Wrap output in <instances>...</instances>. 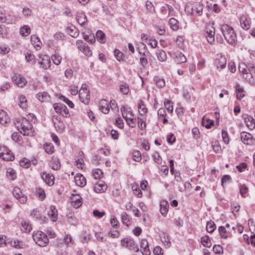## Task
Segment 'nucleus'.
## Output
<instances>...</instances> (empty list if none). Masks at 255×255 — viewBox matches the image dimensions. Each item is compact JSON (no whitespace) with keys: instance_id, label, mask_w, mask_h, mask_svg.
<instances>
[{"instance_id":"nucleus-35","label":"nucleus","mask_w":255,"mask_h":255,"mask_svg":"<svg viewBox=\"0 0 255 255\" xmlns=\"http://www.w3.org/2000/svg\"><path fill=\"white\" fill-rule=\"evenodd\" d=\"M32 44L35 47H40L41 42L39 38L35 35H31L30 38Z\"/></svg>"},{"instance_id":"nucleus-49","label":"nucleus","mask_w":255,"mask_h":255,"mask_svg":"<svg viewBox=\"0 0 255 255\" xmlns=\"http://www.w3.org/2000/svg\"><path fill=\"white\" fill-rule=\"evenodd\" d=\"M19 106L22 109H24L26 108L27 100L23 95H20L19 96Z\"/></svg>"},{"instance_id":"nucleus-37","label":"nucleus","mask_w":255,"mask_h":255,"mask_svg":"<svg viewBox=\"0 0 255 255\" xmlns=\"http://www.w3.org/2000/svg\"><path fill=\"white\" fill-rule=\"evenodd\" d=\"M172 10L173 7L171 5L165 4V5L162 7L161 12L163 14L165 15V17H166L169 15L170 12L172 11Z\"/></svg>"},{"instance_id":"nucleus-60","label":"nucleus","mask_w":255,"mask_h":255,"mask_svg":"<svg viewBox=\"0 0 255 255\" xmlns=\"http://www.w3.org/2000/svg\"><path fill=\"white\" fill-rule=\"evenodd\" d=\"M213 250L216 254H222L223 253V249L219 245H214Z\"/></svg>"},{"instance_id":"nucleus-31","label":"nucleus","mask_w":255,"mask_h":255,"mask_svg":"<svg viewBox=\"0 0 255 255\" xmlns=\"http://www.w3.org/2000/svg\"><path fill=\"white\" fill-rule=\"evenodd\" d=\"M162 237H160V241H161L165 248H169L171 246V242L169 241L168 236L165 233L162 234Z\"/></svg>"},{"instance_id":"nucleus-52","label":"nucleus","mask_w":255,"mask_h":255,"mask_svg":"<svg viewBox=\"0 0 255 255\" xmlns=\"http://www.w3.org/2000/svg\"><path fill=\"white\" fill-rule=\"evenodd\" d=\"M19 163L20 166L25 168H28L31 165L30 161L26 158H24L23 159L21 160Z\"/></svg>"},{"instance_id":"nucleus-50","label":"nucleus","mask_w":255,"mask_h":255,"mask_svg":"<svg viewBox=\"0 0 255 255\" xmlns=\"http://www.w3.org/2000/svg\"><path fill=\"white\" fill-rule=\"evenodd\" d=\"M248 192V188L246 185L245 184L241 185L240 187V193L242 197L246 198L247 197Z\"/></svg>"},{"instance_id":"nucleus-15","label":"nucleus","mask_w":255,"mask_h":255,"mask_svg":"<svg viewBox=\"0 0 255 255\" xmlns=\"http://www.w3.org/2000/svg\"><path fill=\"white\" fill-rule=\"evenodd\" d=\"M20 132L23 135L31 136H33L35 135L34 129L32 126V125H30V127L28 126L26 127L24 126V128L21 129L19 130Z\"/></svg>"},{"instance_id":"nucleus-21","label":"nucleus","mask_w":255,"mask_h":255,"mask_svg":"<svg viewBox=\"0 0 255 255\" xmlns=\"http://www.w3.org/2000/svg\"><path fill=\"white\" fill-rule=\"evenodd\" d=\"M140 248H142L141 251L143 255H150V251L149 249L148 243L146 240L142 239L140 242Z\"/></svg>"},{"instance_id":"nucleus-51","label":"nucleus","mask_w":255,"mask_h":255,"mask_svg":"<svg viewBox=\"0 0 255 255\" xmlns=\"http://www.w3.org/2000/svg\"><path fill=\"white\" fill-rule=\"evenodd\" d=\"M218 231L221 236V237L223 239H227L228 236L227 235V231L225 227L224 226H220L219 227Z\"/></svg>"},{"instance_id":"nucleus-18","label":"nucleus","mask_w":255,"mask_h":255,"mask_svg":"<svg viewBox=\"0 0 255 255\" xmlns=\"http://www.w3.org/2000/svg\"><path fill=\"white\" fill-rule=\"evenodd\" d=\"M99 109L105 114L109 113L110 108L108 102L105 99H102L99 103Z\"/></svg>"},{"instance_id":"nucleus-57","label":"nucleus","mask_w":255,"mask_h":255,"mask_svg":"<svg viewBox=\"0 0 255 255\" xmlns=\"http://www.w3.org/2000/svg\"><path fill=\"white\" fill-rule=\"evenodd\" d=\"M232 182V178L229 175H224L221 179L222 185L223 187H224V184L226 183H230Z\"/></svg>"},{"instance_id":"nucleus-32","label":"nucleus","mask_w":255,"mask_h":255,"mask_svg":"<svg viewBox=\"0 0 255 255\" xmlns=\"http://www.w3.org/2000/svg\"><path fill=\"white\" fill-rule=\"evenodd\" d=\"M170 28L174 31H177L179 28V23L174 18H171L168 21Z\"/></svg>"},{"instance_id":"nucleus-11","label":"nucleus","mask_w":255,"mask_h":255,"mask_svg":"<svg viewBox=\"0 0 255 255\" xmlns=\"http://www.w3.org/2000/svg\"><path fill=\"white\" fill-rule=\"evenodd\" d=\"M241 138L242 141L247 144L251 145L253 144L254 139L253 135L247 132L242 131L241 132Z\"/></svg>"},{"instance_id":"nucleus-16","label":"nucleus","mask_w":255,"mask_h":255,"mask_svg":"<svg viewBox=\"0 0 255 255\" xmlns=\"http://www.w3.org/2000/svg\"><path fill=\"white\" fill-rule=\"evenodd\" d=\"M74 180L76 185L80 187H84L86 184V178L81 174H77L74 177Z\"/></svg>"},{"instance_id":"nucleus-58","label":"nucleus","mask_w":255,"mask_h":255,"mask_svg":"<svg viewBox=\"0 0 255 255\" xmlns=\"http://www.w3.org/2000/svg\"><path fill=\"white\" fill-rule=\"evenodd\" d=\"M132 158L135 161H139L141 159L140 152L138 150H135L133 152Z\"/></svg>"},{"instance_id":"nucleus-1","label":"nucleus","mask_w":255,"mask_h":255,"mask_svg":"<svg viewBox=\"0 0 255 255\" xmlns=\"http://www.w3.org/2000/svg\"><path fill=\"white\" fill-rule=\"evenodd\" d=\"M221 31L230 44L235 46L237 44V34L232 27L227 24L223 25L221 26Z\"/></svg>"},{"instance_id":"nucleus-42","label":"nucleus","mask_w":255,"mask_h":255,"mask_svg":"<svg viewBox=\"0 0 255 255\" xmlns=\"http://www.w3.org/2000/svg\"><path fill=\"white\" fill-rule=\"evenodd\" d=\"M216 229V225L212 221L207 222L206 225V230L209 233H213Z\"/></svg>"},{"instance_id":"nucleus-59","label":"nucleus","mask_w":255,"mask_h":255,"mask_svg":"<svg viewBox=\"0 0 255 255\" xmlns=\"http://www.w3.org/2000/svg\"><path fill=\"white\" fill-rule=\"evenodd\" d=\"M65 37L64 34L61 32H57L54 35V38L56 40H64Z\"/></svg>"},{"instance_id":"nucleus-14","label":"nucleus","mask_w":255,"mask_h":255,"mask_svg":"<svg viewBox=\"0 0 255 255\" xmlns=\"http://www.w3.org/2000/svg\"><path fill=\"white\" fill-rule=\"evenodd\" d=\"M244 119L246 126L250 130H253L255 128V120L252 117L246 115L244 116Z\"/></svg>"},{"instance_id":"nucleus-30","label":"nucleus","mask_w":255,"mask_h":255,"mask_svg":"<svg viewBox=\"0 0 255 255\" xmlns=\"http://www.w3.org/2000/svg\"><path fill=\"white\" fill-rule=\"evenodd\" d=\"M138 109L141 116L144 115L147 112V109L142 100H140L138 103Z\"/></svg>"},{"instance_id":"nucleus-44","label":"nucleus","mask_w":255,"mask_h":255,"mask_svg":"<svg viewBox=\"0 0 255 255\" xmlns=\"http://www.w3.org/2000/svg\"><path fill=\"white\" fill-rule=\"evenodd\" d=\"M77 22L82 26L85 22L87 21V18L86 16L84 14H80L77 16Z\"/></svg>"},{"instance_id":"nucleus-26","label":"nucleus","mask_w":255,"mask_h":255,"mask_svg":"<svg viewBox=\"0 0 255 255\" xmlns=\"http://www.w3.org/2000/svg\"><path fill=\"white\" fill-rule=\"evenodd\" d=\"M71 200L72 205L76 208H78L82 205V198L79 196H75L73 197Z\"/></svg>"},{"instance_id":"nucleus-29","label":"nucleus","mask_w":255,"mask_h":255,"mask_svg":"<svg viewBox=\"0 0 255 255\" xmlns=\"http://www.w3.org/2000/svg\"><path fill=\"white\" fill-rule=\"evenodd\" d=\"M96 35L98 41H99L101 43H106V35L102 30H98L96 32Z\"/></svg>"},{"instance_id":"nucleus-56","label":"nucleus","mask_w":255,"mask_h":255,"mask_svg":"<svg viewBox=\"0 0 255 255\" xmlns=\"http://www.w3.org/2000/svg\"><path fill=\"white\" fill-rule=\"evenodd\" d=\"M60 99L61 100L65 102L66 104H67L68 106L71 108H73L74 107V104L73 103V102L71 101H70L68 98H67L66 97L64 96H61L60 97Z\"/></svg>"},{"instance_id":"nucleus-23","label":"nucleus","mask_w":255,"mask_h":255,"mask_svg":"<svg viewBox=\"0 0 255 255\" xmlns=\"http://www.w3.org/2000/svg\"><path fill=\"white\" fill-rule=\"evenodd\" d=\"M169 208V204L167 201L162 200L160 201V213L164 216L166 217Z\"/></svg>"},{"instance_id":"nucleus-34","label":"nucleus","mask_w":255,"mask_h":255,"mask_svg":"<svg viewBox=\"0 0 255 255\" xmlns=\"http://www.w3.org/2000/svg\"><path fill=\"white\" fill-rule=\"evenodd\" d=\"M236 92L237 98L238 100H241L245 96L244 89L241 87L239 84H237L236 85Z\"/></svg>"},{"instance_id":"nucleus-25","label":"nucleus","mask_w":255,"mask_h":255,"mask_svg":"<svg viewBox=\"0 0 255 255\" xmlns=\"http://www.w3.org/2000/svg\"><path fill=\"white\" fill-rule=\"evenodd\" d=\"M36 98L41 102L48 101L50 99V96L46 92H40L36 95Z\"/></svg>"},{"instance_id":"nucleus-36","label":"nucleus","mask_w":255,"mask_h":255,"mask_svg":"<svg viewBox=\"0 0 255 255\" xmlns=\"http://www.w3.org/2000/svg\"><path fill=\"white\" fill-rule=\"evenodd\" d=\"M240 23L242 27L244 29L247 30L249 28V22L245 16H242L241 17Z\"/></svg>"},{"instance_id":"nucleus-9","label":"nucleus","mask_w":255,"mask_h":255,"mask_svg":"<svg viewBox=\"0 0 255 255\" xmlns=\"http://www.w3.org/2000/svg\"><path fill=\"white\" fill-rule=\"evenodd\" d=\"M239 72L243 75V77L246 80H250L252 78V75L247 65L244 63H242L239 65Z\"/></svg>"},{"instance_id":"nucleus-38","label":"nucleus","mask_w":255,"mask_h":255,"mask_svg":"<svg viewBox=\"0 0 255 255\" xmlns=\"http://www.w3.org/2000/svg\"><path fill=\"white\" fill-rule=\"evenodd\" d=\"M164 105L167 112L170 114L172 113L173 110V103L170 100H166L164 101Z\"/></svg>"},{"instance_id":"nucleus-10","label":"nucleus","mask_w":255,"mask_h":255,"mask_svg":"<svg viewBox=\"0 0 255 255\" xmlns=\"http://www.w3.org/2000/svg\"><path fill=\"white\" fill-rule=\"evenodd\" d=\"M14 197L21 204H25L27 201V196L23 194L21 189L18 187H15L13 190Z\"/></svg>"},{"instance_id":"nucleus-28","label":"nucleus","mask_w":255,"mask_h":255,"mask_svg":"<svg viewBox=\"0 0 255 255\" xmlns=\"http://www.w3.org/2000/svg\"><path fill=\"white\" fill-rule=\"evenodd\" d=\"M38 64L42 68L47 69L50 67L51 61L47 56H45V58H43L41 61L38 62Z\"/></svg>"},{"instance_id":"nucleus-61","label":"nucleus","mask_w":255,"mask_h":255,"mask_svg":"<svg viewBox=\"0 0 255 255\" xmlns=\"http://www.w3.org/2000/svg\"><path fill=\"white\" fill-rule=\"evenodd\" d=\"M64 241L65 244L68 246H70L71 245L73 244L72 238L69 234H67L65 236V237L64 238Z\"/></svg>"},{"instance_id":"nucleus-7","label":"nucleus","mask_w":255,"mask_h":255,"mask_svg":"<svg viewBox=\"0 0 255 255\" xmlns=\"http://www.w3.org/2000/svg\"><path fill=\"white\" fill-rule=\"evenodd\" d=\"M0 157L5 161H12L14 159L13 153L5 146L0 147Z\"/></svg>"},{"instance_id":"nucleus-63","label":"nucleus","mask_w":255,"mask_h":255,"mask_svg":"<svg viewBox=\"0 0 255 255\" xmlns=\"http://www.w3.org/2000/svg\"><path fill=\"white\" fill-rule=\"evenodd\" d=\"M114 55L119 61L123 60V53L119 50L115 49L114 51Z\"/></svg>"},{"instance_id":"nucleus-22","label":"nucleus","mask_w":255,"mask_h":255,"mask_svg":"<svg viewBox=\"0 0 255 255\" xmlns=\"http://www.w3.org/2000/svg\"><path fill=\"white\" fill-rule=\"evenodd\" d=\"M107 188V185L102 181H100L95 185L94 190L96 193H102L106 191Z\"/></svg>"},{"instance_id":"nucleus-2","label":"nucleus","mask_w":255,"mask_h":255,"mask_svg":"<svg viewBox=\"0 0 255 255\" xmlns=\"http://www.w3.org/2000/svg\"><path fill=\"white\" fill-rule=\"evenodd\" d=\"M203 8L202 3L200 2H195L192 6L186 5L185 7V11L188 14L201 16L202 14Z\"/></svg>"},{"instance_id":"nucleus-27","label":"nucleus","mask_w":255,"mask_h":255,"mask_svg":"<svg viewBox=\"0 0 255 255\" xmlns=\"http://www.w3.org/2000/svg\"><path fill=\"white\" fill-rule=\"evenodd\" d=\"M10 122V119L6 113L3 110H0V123L2 125Z\"/></svg>"},{"instance_id":"nucleus-62","label":"nucleus","mask_w":255,"mask_h":255,"mask_svg":"<svg viewBox=\"0 0 255 255\" xmlns=\"http://www.w3.org/2000/svg\"><path fill=\"white\" fill-rule=\"evenodd\" d=\"M212 147L214 150V151L216 153H220L221 152L222 149L221 147L219 144V143L218 141H215L214 142L212 145Z\"/></svg>"},{"instance_id":"nucleus-19","label":"nucleus","mask_w":255,"mask_h":255,"mask_svg":"<svg viewBox=\"0 0 255 255\" xmlns=\"http://www.w3.org/2000/svg\"><path fill=\"white\" fill-rule=\"evenodd\" d=\"M226 59L225 57L221 56L216 58L214 62V65L217 68L224 69L226 65Z\"/></svg>"},{"instance_id":"nucleus-3","label":"nucleus","mask_w":255,"mask_h":255,"mask_svg":"<svg viewBox=\"0 0 255 255\" xmlns=\"http://www.w3.org/2000/svg\"><path fill=\"white\" fill-rule=\"evenodd\" d=\"M32 238L35 243L40 247H45L49 243V239L46 234L41 231L33 233Z\"/></svg>"},{"instance_id":"nucleus-39","label":"nucleus","mask_w":255,"mask_h":255,"mask_svg":"<svg viewBox=\"0 0 255 255\" xmlns=\"http://www.w3.org/2000/svg\"><path fill=\"white\" fill-rule=\"evenodd\" d=\"M44 148L46 153L51 154L54 152V147L51 143H46L44 145Z\"/></svg>"},{"instance_id":"nucleus-5","label":"nucleus","mask_w":255,"mask_h":255,"mask_svg":"<svg viewBox=\"0 0 255 255\" xmlns=\"http://www.w3.org/2000/svg\"><path fill=\"white\" fill-rule=\"evenodd\" d=\"M53 108L55 112L61 115L65 118H68L70 116L68 109L67 107L62 103H55L53 104Z\"/></svg>"},{"instance_id":"nucleus-43","label":"nucleus","mask_w":255,"mask_h":255,"mask_svg":"<svg viewBox=\"0 0 255 255\" xmlns=\"http://www.w3.org/2000/svg\"><path fill=\"white\" fill-rule=\"evenodd\" d=\"M61 167L60 162L58 158L53 159L51 162V168L55 170H59Z\"/></svg>"},{"instance_id":"nucleus-46","label":"nucleus","mask_w":255,"mask_h":255,"mask_svg":"<svg viewBox=\"0 0 255 255\" xmlns=\"http://www.w3.org/2000/svg\"><path fill=\"white\" fill-rule=\"evenodd\" d=\"M26 61L33 64L36 62L35 56L31 53L27 52L25 54Z\"/></svg>"},{"instance_id":"nucleus-33","label":"nucleus","mask_w":255,"mask_h":255,"mask_svg":"<svg viewBox=\"0 0 255 255\" xmlns=\"http://www.w3.org/2000/svg\"><path fill=\"white\" fill-rule=\"evenodd\" d=\"M201 243L202 245L205 247L210 248L212 243L210 239L208 236H204L201 238Z\"/></svg>"},{"instance_id":"nucleus-4","label":"nucleus","mask_w":255,"mask_h":255,"mask_svg":"<svg viewBox=\"0 0 255 255\" xmlns=\"http://www.w3.org/2000/svg\"><path fill=\"white\" fill-rule=\"evenodd\" d=\"M79 98L80 101L85 105H88L90 100V91L87 89L86 84H83L79 90Z\"/></svg>"},{"instance_id":"nucleus-24","label":"nucleus","mask_w":255,"mask_h":255,"mask_svg":"<svg viewBox=\"0 0 255 255\" xmlns=\"http://www.w3.org/2000/svg\"><path fill=\"white\" fill-rule=\"evenodd\" d=\"M66 31L72 37L76 38L79 34L78 29L74 26L72 25L66 28Z\"/></svg>"},{"instance_id":"nucleus-47","label":"nucleus","mask_w":255,"mask_h":255,"mask_svg":"<svg viewBox=\"0 0 255 255\" xmlns=\"http://www.w3.org/2000/svg\"><path fill=\"white\" fill-rule=\"evenodd\" d=\"M84 38L85 40H86L88 42L93 44L95 41V37L94 34L93 33H90L89 35L84 34Z\"/></svg>"},{"instance_id":"nucleus-6","label":"nucleus","mask_w":255,"mask_h":255,"mask_svg":"<svg viewBox=\"0 0 255 255\" xmlns=\"http://www.w3.org/2000/svg\"><path fill=\"white\" fill-rule=\"evenodd\" d=\"M121 245L122 246L127 248L128 250L137 252L139 249L136 245L133 240L126 238L121 240Z\"/></svg>"},{"instance_id":"nucleus-20","label":"nucleus","mask_w":255,"mask_h":255,"mask_svg":"<svg viewBox=\"0 0 255 255\" xmlns=\"http://www.w3.org/2000/svg\"><path fill=\"white\" fill-rule=\"evenodd\" d=\"M48 215L53 222H55L57 220L58 212L54 206L50 207L49 211L48 212Z\"/></svg>"},{"instance_id":"nucleus-55","label":"nucleus","mask_w":255,"mask_h":255,"mask_svg":"<svg viewBox=\"0 0 255 255\" xmlns=\"http://www.w3.org/2000/svg\"><path fill=\"white\" fill-rule=\"evenodd\" d=\"M222 136L223 140L225 144H228L229 142V137L227 131L224 129H222Z\"/></svg>"},{"instance_id":"nucleus-13","label":"nucleus","mask_w":255,"mask_h":255,"mask_svg":"<svg viewBox=\"0 0 255 255\" xmlns=\"http://www.w3.org/2000/svg\"><path fill=\"white\" fill-rule=\"evenodd\" d=\"M173 57L174 61L178 64L185 63L187 61L186 57L180 51L174 52L173 54Z\"/></svg>"},{"instance_id":"nucleus-54","label":"nucleus","mask_w":255,"mask_h":255,"mask_svg":"<svg viewBox=\"0 0 255 255\" xmlns=\"http://www.w3.org/2000/svg\"><path fill=\"white\" fill-rule=\"evenodd\" d=\"M51 58L53 63L57 65L60 64L62 60L61 57L57 54L53 55L51 57Z\"/></svg>"},{"instance_id":"nucleus-64","label":"nucleus","mask_w":255,"mask_h":255,"mask_svg":"<svg viewBox=\"0 0 255 255\" xmlns=\"http://www.w3.org/2000/svg\"><path fill=\"white\" fill-rule=\"evenodd\" d=\"M120 91L124 95H127L129 92L128 86L126 84L120 85Z\"/></svg>"},{"instance_id":"nucleus-41","label":"nucleus","mask_w":255,"mask_h":255,"mask_svg":"<svg viewBox=\"0 0 255 255\" xmlns=\"http://www.w3.org/2000/svg\"><path fill=\"white\" fill-rule=\"evenodd\" d=\"M6 176L10 180H13L16 177V172L12 168H8L6 171Z\"/></svg>"},{"instance_id":"nucleus-48","label":"nucleus","mask_w":255,"mask_h":255,"mask_svg":"<svg viewBox=\"0 0 255 255\" xmlns=\"http://www.w3.org/2000/svg\"><path fill=\"white\" fill-rule=\"evenodd\" d=\"M20 33L22 36H27L30 33V28L28 25H24L21 28Z\"/></svg>"},{"instance_id":"nucleus-45","label":"nucleus","mask_w":255,"mask_h":255,"mask_svg":"<svg viewBox=\"0 0 255 255\" xmlns=\"http://www.w3.org/2000/svg\"><path fill=\"white\" fill-rule=\"evenodd\" d=\"M122 220L123 224L126 225L127 227H128L130 225V220L129 218L128 214L126 212H124L122 215Z\"/></svg>"},{"instance_id":"nucleus-53","label":"nucleus","mask_w":255,"mask_h":255,"mask_svg":"<svg viewBox=\"0 0 255 255\" xmlns=\"http://www.w3.org/2000/svg\"><path fill=\"white\" fill-rule=\"evenodd\" d=\"M103 175V172L102 170L100 169H96L93 172V176L96 179H100Z\"/></svg>"},{"instance_id":"nucleus-12","label":"nucleus","mask_w":255,"mask_h":255,"mask_svg":"<svg viewBox=\"0 0 255 255\" xmlns=\"http://www.w3.org/2000/svg\"><path fill=\"white\" fill-rule=\"evenodd\" d=\"M12 80L14 84L19 87H23L27 83L25 78L20 75L15 74L12 77Z\"/></svg>"},{"instance_id":"nucleus-8","label":"nucleus","mask_w":255,"mask_h":255,"mask_svg":"<svg viewBox=\"0 0 255 255\" xmlns=\"http://www.w3.org/2000/svg\"><path fill=\"white\" fill-rule=\"evenodd\" d=\"M206 38L208 42L213 44L215 42V28L211 24L206 25Z\"/></svg>"},{"instance_id":"nucleus-40","label":"nucleus","mask_w":255,"mask_h":255,"mask_svg":"<svg viewBox=\"0 0 255 255\" xmlns=\"http://www.w3.org/2000/svg\"><path fill=\"white\" fill-rule=\"evenodd\" d=\"M21 224L23 228L22 230H23L24 232H29L32 230L31 226L28 221H23L21 222Z\"/></svg>"},{"instance_id":"nucleus-17","label":"nucleus","mask_w":255,"mask_h":255,"mask_svg":"<svg viewBox=\"0 0 255 255\" xmlns=\"http://www.w3.org/2000/svg\"><path fill=\"white\" fill-rule=\"evenodd\" d=\"M41 178L49 186H52L54 183V177L53 175L43 173L41 174Z\"/></svg>"}]
</instances>
